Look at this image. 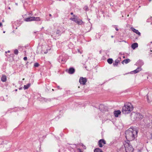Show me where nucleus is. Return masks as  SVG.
Segmentation results:
<instances>
[{"mask_svg": "<svg viewBox=\"0 0 152 152\" xmlns=\"http://www.w3.org/2000/svg\"><path fill=\"white\" fill-rule=\"evenodd\" d=\"M138 130L134 128H130L125 132V137L128 141H132L137 137Z\"/></svg>", "mask_w": 152, "mask_h": 152, "instance_id": "obj_1", "label": "nucleus"}, {"mask_svg": "<svg viewBox=\"0 0 152 152\" xmlns=\"http://www.w3.org/2000/svg\"><path fill=\"white\" fill-rule=\"evenodd\" d=\"M133 109V107L130 103H127L124 104L123 107L122 112L123 113L127 114L129 113Z\"/></svg>", "mask_w": 152, "mask_h": 152, "instance_id": "obj_2", "label": "nucleus"}, {"mask_svg": "<svg viewBox=\"0 0 152 152\" xmlns=\"http://www.w3.org/2000/svg\"><path fill=\"white\" fill-rule=\"evenodd\" d=\"M131 118L133 121H139L142 119L143 117V115L140 113L132 112L130 115Z\"/></svg>", "mask_w": 152, "mask_h": 152, "instance_id": "obj_3", "label": "nucleus"}, {"mask_svg": "<svg viewBox=\"0 0 152 152\" xmlns=\"http://www.w3.org/2000/svg\"><path fill=\"white\" fill-rule=\"evenodd\" d=\"M124 146L126 152H132L133 148L129 142H125L124 143Z\"/></svg>", "mask_w": 152, "mask_h": 152, "instance_id": "obj_4", "label": "nucleus"}, {"mask_svg": "<svg viewBox=\"0 0 152 152\" xmlns=\"http://www.w3.org/2000/svg\"><path fill=\"white\" fill-rule=\"evenodd\" d=\"M73 16V18H70V20L75 22L78 25H81L82 24L83 22L81 20H78L77 16H75V15H74Z\"/></svg>", "mask_w": 152, "mask_h": 152, "instance_id": "obj_5", "label": "nucleus"}, {"mask_svg": "<svg viewBox=\"0 0 152 152\" xmlns=\"http://www.w3.org/2000/svg\"><path fill=\"white\" fill-rule=\"evenodd\" d=\"M87 82V79L86 78L80 77L79 80V82L81 84L84 85Z\"/></svg>", "mask_w": 152, "mask_h": 152, "instance_id": "obj_6", "label": "nucleus"}, {"mask_svg": "<svg viewBox=\"0 0 152 152\" xmlns=\"http://www.w3.org/2000/svg\"><path fill=\"white\" fill-rule=\"evenodd\" d=\"M105 144L106 142L104 139H101L98 142V145L100 148L102 147Z\"/></svg>", "mask_w": 152, "mask_h": 152, "instance_id": "obj_7", "label": "nucleus"}, {"mask_svg": "<svg viewBox=\"0 0 152 152\" xmlns=\"http://www.w3.org/2000/svg\"><path fill=\"white\" fill-rule=\"evenodd\" d=\"M147 98L148 102L150 100H152V91L149 92L147 95Z\"/></svg>", "mask_w": 152, "mask_h": 152, "instance_id": "obj_8", "label": "nucleus"}, {"mask_svg": "<svg viewBox=\"0 0 152 152\" xmlns=\"http://www.w3.org/2000/svg\"><path fill=\"white\" fill-rule=\"evenodd\" d=\"M131 29L134 32L137 34L138 35H140V33L138 31L133 27H131Z\"/></svg>", "mask_w": 152, "mask_h": 152, "instance_id": "obj_9", "label": "nucleus"}, {"mask_svg": "<svg viewBox=\"0 0 152 152\" xmlns=\"http://www.w3.org/2000/svg\"><path fill=\"white\" fill-rule=\"evenodd\" d=\"M75 72V69L72 67H71L69 68L68 70V73L69 74H73Z\"/></svg>", "mask_w": 152, "mask_h": 152, "instance_id": "obj_10", "label": "nucleus"}, {"mask_svg": "<svg viewBox=\"0 0 152 152\" xmlns=\"http://www.w3.org/2000/svg\"><path fill=\"white\" fill-rule=\"evenodd\" d=\"M121 113V111L119 110L115 111L114 112V114L115 116L116 117H118L119 115H120Z\"/></svg>", "mask_w": 152, "mask_h": 152, "instance_id": "obj_11", "label": "nucleus"}, {"mask_svg": "<svg viewBox=\"0 0 152 152\" xmlns=\"http://www.w3.org/2000/svg\"><path fill=\"white\" fill-rule=\"evenodd\" d=\"M120 62V60L118 59H116L113 63V65L114 66H117L118 64Z\"/></svg>", "mask_w": 152, "mask_h": 152, "instance_id": "obj_12", "label": "nucleus"}, {"mask_svg": "<svg viewBox=\"0 0 152 152\" xmlns=\"http://www.w3.org/2000/svg\"><path fill=\"white\" fill-rule=\"evenodd\" d=\"M138 46V44L137 43H134L132 45V48L133 49H134L136 48H137Z\"/></svg>", "mask_w": 152, "mask_h": 152, "instance_id": "obj_13", "label": "nucleus"}, {"mask_svg": "<svg viewBox=\"0 0 152 152\" xmlns=\"http://www.w3.org/2000/svg\"><path fill=\"white\" fill-rule=\"evenodd\" d=\"M141 67H138L136 69L133 71V72L134 74H136L139 72L141 70Z\"/></svg>", "mask_w": 152, "mask_h": 152, "instance_id": "obj_14", "label": "nucleus"}, {"mask_svg": "<svg viewBox=\"0 0 152 152\" xmlns=\"http://www.w3.org/2000/svg\"><path fill=\"white\" fill-rule=\"evenodd\" d=\"M33 21H39L40 20L39 17H32Z\"/></svg>", "mask_w": 152, "mask_h": 152, "instance_id": "obj_15", "label": "nucleus"}, {"mask_svg": "<svg viewBox=\"0 0 152 152\" xmlns=\"http://www.w3.org/2000/svg\"><path fill=\"white\" fill-rule=\"evenodd\" d=\"M1 80L3 82H6L7 80V77L5 75H2L1 78Z\"/></svg>", "mask_w": 152, "mask_h": 152, "instance_id": "obj_16", "label": "nucleus"}, {"mask_svg": "<svg viewBox=\"0 0 152 152\" xmlns=\"http://www.w3.org/2000/svg\"><path fill=\"white\" fill-rule=\"evenodd\" d=\"M130 61V60L129 59H127L124 60L122 62V64H124V63L126 64H127L129 63Z\"/></svg>", "mask_w": 152, "mask_h": 152, "instance_id": "obj_17", "label": "nucleus"}, {"mask_svg": "<svg viewBox=\"0 0 152 152\" xmlns=\"http://www.w3.org/2000/svg\"><path fill=\"white\" fill-rule=\"evenodd\" d=\"M25 21L27 22H29L33 21L32 17L27 18L25 19Z\"/></svg>", "mask_w": 152, "mask_h": 152, "instance_id": "obj_18", "label": "nucleus"}, {"mask_svg": "<svg viewBox=\"0 0 152 152\" xmlns=\"http://www.w3.org/2000/svg\"><path fill=\"white\" fill-rule=\"evenodd\" d=\"M30 84L28 83L26 85H24L23 87V88L24 90L27 89L30 86Z\"/></svg>", "mask_w": 152, "mask_h": 152, "instance_id": "obj_19", "label": "nucleus"}, {"mask_svg": "<svg viewBox=\"0 0 152 152\" xmlns=\"http://www.w3.org/2000/svg\"><path fill=\"white\" fill-rule=\"evenodd\" d=\"M94 152H103V151L101 149L97 148L95 149Z\"/></svg>", "mask_w": 152, "mask_h": 152, "instance_id": "obj_20", "label": "nucleus"}, {"mask_svg": "<svg viewBox=\"0 0 152 152\" xmlns=\"http://www.w3.org/2000/svg\"><path fill=\"white\" fill-rule=\"evenodd\" d=\"M113 61V60L112 58H109L107 60V61L108 63L110 64H111L112 63Z\"/></svg>", "mask_w": 152, "mask_h": 152, "instance_id": "obj_21", "label": "nucleus"}, {"mask_svg": "<svg viewBox=\"0 0 152 152\" xmlns=\"http://www.w3.org/2000/svg\"><path fill=\"white\" fill-rule=\"evenodd\" d=\"M14 53L16 55H17L18 54V51L17 49H15L14 51Z\"/></svg>", "mask_w": 152, "mask_h": 152, "instance_id": "obj_22", "label": "nucleus"}, {"mask_svg": "<svg viewBox=\"0 0 152 152\" xmlns=\"http://www.w3.org/2000/svg\"><path fill=\"white\" fill-rule=\"evenodd\" d=\"M39 66V64L38 63H35L34 65V66L35 67H37Z\"/></svg>", "mask_w": 152, "mask_h": 152, "instance_id": "obj_23", "label": "nucleus"}, {"mask_svg": "<svg viewBox=\"0 0 152 152\" xmlns=\"http://www.w3.org/2000/svg\"><path fill=\"white\" fill-rule=\"evenodd\" d=\"M64 61L62 59L61 60H60L59 59V61L61 63H64L65 62V60Z\"/></svg>", "mask_w": 152, "mask_h": 152, "instance_id": "obj_24", "label": "nucleus"}, {"mask_svg": "<svg viewBox=\"0 0 152 152\" xmlns=\"http://www.w3.org/2000/svg\"><path fill=\"white\" fill-rule=\"evenodd\" d=\"M139 61L141 63V64H140V65H142L143 64V63L142 61Z\"/></svg>", "mask_w": 152, "mask_h": 152, "instance_id": "obj_25", "label": "nucleus"}, {"mask_svg": "<svg viewBox=\"0 0 152 152\" xmlns=\"http://www.w3.org/2000/svg\"><path fill=\"white\" fill-rule=\"evenodd\" d=\"M27 59V57H24L23 58V59L25 60V61H26Z\"/></svg>", "mask_w": 152, "mask_h": 152, "instance_id": "obj_26", "label": "nucleus"}, {"mask_svg": "<svg viewBox=\"0 0 152 152\" xmlns=\"http://www.w3.org/2000/svg\"><path fill=\"white\" fill-rule=\"evenodd\" d=\"M56 33L57 34H59L60 32L59 31H57L56 32Z\"/></svg>", "mask_w": 152, "mask_h": 152, "instance_id": "obj_27", "label": "nucleus"}, {"mask_svg": "<svg viewBox=\"0 0 152 152\" xmlns=\"http://www.w3.org/2000/svg\"><path fill=\"white\" fill-rule=\"evenodd\" d=\"M44 101L45 102H47V100H48L47 99H45V98L44 99Z\"/></svg>", "mask_w": 152, "mask_h": 152, "instance_id": "obj_28", "label": "nucleus"}, {"mask_svg": "<svg viewBox=\"0 0 152 152\" xmlns=\"http://www.w3.org/2000/svg\"><path fill=\"white\" fill-rule=\"evenodd\" d=\"M77 50H78V52H79V53H80V54H81L82 53L80 51V50H79V49H78Z\"/></svg>", "mask_w": 152, "mask_h": 152, "instance_id": "obj_29", "label": "nucleus"}, {"mask_svg": "<svg viewBox=\"0 0 152 152\" xmlns=\"http://www.w3.org/2000/svg\"><path fill=\"white\" fill-rule=\"evenodd\" d=\"M2 23L1 22H0V27L2 26Z\"/></svg>", "mask_w": 152, "mask_h": 152, "instance_id": "obj_30", "label": "nucleus"}, {"mask_svg": "<svg viewBox=\"0 0 152 152\" xmlns=\"http://www.w3.org/2000/svg\"><path fill=\"white\" fill-rule=\"evenodd\" d=\"M115 29L117 31H118V29L117 28H116Z\"/></svg>", "mask_w": 152, "mask_h": 152, "instance_id": "obj_31", "label": "nucleus"}, {"mask_svg": "<svg viewBox=\"0 0 152 152\" xmlns=\"http://www.w3.org/2000/svg\"><path fill=\"white\" fill-rule=\"evenodd\" d=\"M57 88H58V89H61V88H60L59 86H57Z\"/></svg>", "mask_w": 152, "mask_h": 152, "instance_id": "obj_32", "label": "nucleus"}, {"mask_svg": "<svg viewBox=\"0 0 152 152\" xmlns=\"http://www.w3.org/2000/svg\"><path fill=\"white\" fill-rule=\"evenodd\" d=\"M83 148L85 149L86 148V146H83Z\"/></svg>", "mask_w": 152, "mask_h": 152, "instance_id": "obj_33", "label": "nucleus"}, {"mask_svg": "<svg viewBox=\"0 0 152 152\" xmlns=\"http://www.w3.org/2000/svg\"><path fill=\"white\" fill-rule=\"evenodd\" d=\"M49 15V16H50V17H51V16H52V15H51V14H50Z\"/></svg>", "mask_w": 152, "mask_h": 152, "instance_id": "obj_34", "label": "nucleus"}, {"mask_svg": "<svg viewBox=\"0 0 152 152\" xmlns=\"http://www.w3.org/2000/svg\"><path fill=\"white\" fill-rule=\"evenodd\" d=\"M79 152H83L82 151H81L80 149L79 150Z\"/></svg>", "mask_w": 152, "mask_h": 152, "instance_id": "obj_35", "label": "nucleus"}, {"mask_svg": "<svg viewBox=\"0 0 152 152\" xmlns=\"http://www.w3.org/2000/svg\"><path fill=\"white\" fill-rule=\"evenodd\" d=\"M70 14L72 15L73 14V12H71L70 13Z\"/></svg>", "mask_w": 152, "mask_h": 152, "instance_id": "obj_36", "label": "nucleus"}, {"mask_svg": "<svg viewBox=\"0 0 152 152\" xmlns=\"http://www.w3.org/2000/svg\"><path fill=\"white\" fill-rule=\"evenodd\" d=\"M44 53H45V54H46V53H47V52H44Z\"/></svg>", "mask_w": 152, "mask_h": 152, "instance_id": "obj_37", "label": "nucleus"}, {"mask_svg": "<svg viewBox=\"0 0 152 152\" xmlns=\"http://www.w3.org/2000/svg\"><path fill=\"white\" fill-rule=\"evenodd\" d=\"M111 37L112 38H113V36H112Z\"/></svg>", "mask_w": 152, "mask_h": 152, "instance_id": "obj_38", "label": "nucleus"}, {"mask_svg": "<svg viewBox=\"0 0 152 152\" xmlns=\"http://www.w3.org/2000/svg\"><path fill=\"white\" fill-rule=\"evenodd\" d=\"M2 21L3 22H4V20H2Z\"/></svg>", "mask_w": 152, "mask_h": 152, "instance_id": "obj_39", "label": "nucleus"}, {"mask_svg": "<svg viewBox=\"0 0 152 152\" xmlns=\"http://www.w3.org/2000/svg\"><path fill=\"white\" fill-rule=\"evenodd\" d=\"M21 88H19V90H20V89H21Z\"/></svg>", "mask_w": 152, "mask_h": 152, "instance_id": "obj_40", "label": "nucleus"}, {"mask_svg": "<svg viewBox=\"0 0 152 152\" xmlns=\"http://www.w3.org/2000/svg\"><path fill=\"white\" fill-rule=\"evenodd\" d=\"M22 80H25V79L23 78Z\"/></svg>", "mask_w": 152, "mask_h": 152, "instance_id": "obj_41", "label": "nucleus"}, {"mask_svg": "<svg viewBox=\"0 0 152 152\" xmlns=\"http://www.w3.org/2000/svg\"><path fill=\"white\" fill-rule=\"evenodd\" d=\"M9 9H10V7H9Z\"/></svg>", "mask_w": 152, "mask_h": 152, "instance_id": "obj_42", "label": "nucleus"}, {"mask_svg": "<svg viewBox=\"0 0 152 152\" xmlns=\"http://www.w3.org/2000/svg\"><path fill=\"white\" fill-rule=\"evenodd\" d=\"M3 33H5V31H3Z\"/></svg>", "mask_w": 152, "mask_h": 152, "instance_id": "obj_43", "label": "nucleus"}, {"mask_svg": "<svg viewBox=\"0 0 152 152\" xmlns=\"http://www.w3.org/2000/svg\"><path fill=\"white\" fill-rule=\"evenodd\" d=\"M8 52H10V51H8Z\"/></svg>", "mask_w": 152, "mask_h": 152, "instance_id": "obj_44", "label": "nucleus"}, {"mask_svg": "<svg viewBox=\"0 0 152 152\" xmlns=\"http://www.w3.org/2000/svg\"><path fill=\"white\" fill-rule=\"evenodd\" d=\"M17 89H16V90H15V91H17Z\"/></svg>", "mask_w": 152, "mask_h": 152, "instance_id": "obj_45", "label": "nucleus"}, {"mask_svg": "<svg viewBox=\"0 0 152 152\" xmlns=\"http://www.w3.org/2000/svg\"><path fill=\"white\" fill-rule=\"evenodd\" d=\"M150 1H151V0H149Z\"/></svg>", "mask_w": 152, "mask_h": 152, "instance_id": "obj_46", "label": "nucleus"}]
</instances>
